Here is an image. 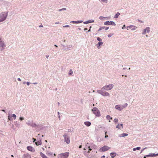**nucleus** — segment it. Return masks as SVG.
Segmentation results:
<instances>
[{
    "label": "nucleus",
    "instance_id": "obj_1",
    "mask_svg": "<svg viewBox=\"0 0 158 158\" xmlns=\"http://www.w3.org/2000/svg\"><path fill=\"white\" fill-rule=\"evenodd\" d=\"M8 15V12H4L0 14V22H2L6 19Z\"/></svg>",
    "mask_w": 158,
    "mask_h": 158
},
{
    "label": "nucleus",
    "instance_id": "obj_2",
    "mask_svg": "<svg viewBox=\"0 0 158 158\" xmlns=\"http://www.w3.org/2000/svg\"><path fill=\"white\" fill-rule=\"evenodd\" d=\"M6 43L4 41V39L2 38H0V48L2 49H5L6 48Z\"/></svg>",
    "mask_w": 158,
    "mask_h": 158
},
{
    "label": "nucleus",
    "instance_id": "obj_3",
    "mask_svg": "<svg viewBox=\"0 0 158 158\" xmlns=\"http://www.w3.org/2000/svg\"><path fill=\"white\" fill-rule=\"evenodd\" d=\"M93 113L96 116L99 117L100 116V113L98 109L96 107L93 108L92 110Z\"/></svg>",
    "mask_w": 158,
    "mask_h": 158
},
{
    "label": "nucleus",
    "instance_id": "obj_4",
    "mask_svg": "<svg viewBox=\"0 0 158 158\" xmlns=\"http://www.w3.org/2000/svg\"><path fill=\"white\" fill-rule=\"evenodd\" d=\"M69 153L67 152L58 155V158H67L69 156Z\"/></svg>",
    "mask_w": 158,
    "mask_h": 158
},
{
    "label": "nucleus",
    "instance_id": "obj_5",
    "mask_svg": "<svg viewBox=\"0 0 158 158\" xmlns=\"http://www.w3.org/2000/svg\"><path fill=\"white\" fill-rule=\"evenodd\" d=\"M150 31V28L149 27H146L143 29L142 32L143 35H144L147 33H149Z\"/></svg>",
    "mask_w": 158,
    "mask_h": 158
},
{
    "label": "nucleus",
    "instance_id": "obj_6",
    "mask_svg": "<svg viewBox=\"0 0 158 158\" xmlns=\"http://www.w3.org/2000/svg\"><path fill=\"white\" fill-rule=\"evenodd\" d=\"M113 85L112 84H110L106 85L102 87V89H104L106 90H109L111 89L113 87Z\"/></svg>",
    "mask_w": 158,
    "mask_h": 158
},
{
    "label": "nucleus",
    "instance_id": "obj_7",
    "mask_svg": "<svg viewBox=\"0 0 158 158\" xmlns=\"http://www.w3.org/2000/svg\"><path fill=\"white\" fill-rule=\"evenodd\" d=\"M98 92L99 94L104 96H107L110 95L109 93L105 91H103L102 90H99Z\"/></svg>",
    "mask_w": 158,
    "mask_h": 158
},
{
    "label": "nucleus",
    "instance_id": "obj_8",
    "mask_svg": "<svg viewBox=\"0 0 158 158\" xmlns=\"http://www.w3.org/2000/svg\"><path fill=\"white\" fill-rule=\"evenodd\" d=\"M104 25H113L115 26L116 24L115 23L112 21H107L104 23Z\"/></svg>",
    "mask_w": 158,
    "mask_h": 158
},
{
    "label": "nucleus",
    "instance_id": "obj_9",
    "mask_svg": "<svg viewBox=\"0 0 158 158\" xmlns=\"http://www.w3.org/2000/svg\"><path fill=\"white\" fill-rule=\"evenodd\" d=\"M63 136L64 137V141L65 142H66L67 143L69 144L70 143L69 138L67 136V135L64 134Z\"/></svg>",
    "mask_w": 158,
    "mask_h": 158
},
{
    "label": "nucleus",
    "instance_id": "obj_10",
    "mask_svg": "<svg viewBox=\"0 0 158 158\" xmlns=\"http://www.w3.org/2000/svg\"><path fill=\"white\" fill-rule=\"evenodd\" d=\"M137 28L135 26L133 25H130L127 27V30H128L129 29H131L132 31L135 30Z\"/></svg>",
    "mask_w": 158,
    "mask_h": 158
},
{
    "label": "nucleus",
    "instance_id": "obj_11",
    "mask_svg": "<svg viewBox=\"0 0 158 158\" xmlns=\"http://www.w3.org/2000/svg\"><path fill=\"white\" fill-rule=\"evenodd\" d=\"M110 148L107 146H105L102 147L100 149L101 152H105L108 150Z\"/></svg>",
    "mask_w": 158,
    "mask_h": 158
},
{
    "label": "nucleus",
    "instance_id": "obj_12",
    "mask_svg": "<svg viewBox=\"0 0 158 158\" xmlns=\"http://www.w3.org/2000/svg\"><path fill=\"white\" fill-rule=\"evenodd\" d=\"M115 108L119 111L123 109V106L121 107L119 105H116L115 106Z\"/></svg>",
    "mask_w": 158,
    "mask_h": 158
},
{
    "label": "nucleus",
    "instance_id": "obj_13",
    "mask_svg": "<svg viewBox=\"0 0 158 158\" xmlns=\"http://www.w3.org/2000/svg\"><path fill=\"white\" fill-rule=\"evenodd\" d=\"M27 149L31 152H34L35 150L31 146H28L27 147Z\"/></svg>",
    "mask_w": 158,
    "mask_h": 158
},
{
    "label": "nucleus",
    "instance_id": "obj_14",
    "mask_svg": "<svg viewBox=\"0 0 158 158\" xmlns=\"http://www.w3.org/2000/svg\"><path fill=\"white\" fill-rule=\"evenodd\" d=\"M94 22V21L93 19H90L88 21L83 22V23L85 24H88L89 23H92Z\"/></svg>",
    "mask_w": 158,
    "mask_h": 158
},
{
    "label": "nucleus",
    "instance_id": "obj_15",
    "mask_svg": "<svg viewBox=\"0 0 158 158\" xmlns=\"http://www.w3.org/2000/svg\"><path fill=\"white\" fill-rule=\"evenodd\" d=\"M82 22H83V21H82V20H78V21H71L70 22V23H73L78 24V23H82Z\"/></svg>",
    "mask_w": 158,
    "mask_h": 158
},
{
    "label": "nucleus",
    "instance_id": "obj_16",
    "mask_svg": "<svg viewBox=\"0 0 158 158\" xmlns=\"http://www.w3.org/2000/svg\"><path fill=\"white\" fill-rule=\"evenodd\" d=\"M23 157L24 158H31V156L28 153L25 154L23 155Z\"/></svg>",
    "mask_w": 158,
    "mask_h": 158
},
{
    "label": "nucleus",
    "instance_id": "obj_17",
    "mask_svg": "<svg viewBox=\"0 0 158 158\" xmlns=\"http://www.w3.org/2000/svg\"><path fill=\"white\" fill-rule=\"evenodd\" d=\"M46 154L49 156H52L53 155V153L52 152L49 151L46 152Z\"/></svg>",
    "mask_w": 158,
    "mask_h": 158
},
{
    "label": "nucleus",
    "instance_id": "obj_18",
    "mask_svg": "<svg viewBox=\"0 0 158 158\" xmlns=\"http://www.w3.org/2000/svg\"><path fill=\"white\" fill-rule=\"evenodd\" d=\"M146 156L147 157H153V156H158V153L157 154H151V155H146Z\"/></svg>",
    "mask_w": 158,
    "mask_h": 158
},
{
    "label": "nucleus",
    "instance_id": "obj_19",
    "mask_svg": "<svg viewBox=\"0 0 158 158\" xmlns=\"http://www.w3.org/2000/svg\"><path fill=\"white\" fill-rule=\"evenodd\" d=\"M110 155L111 158L114 157L116 155V153L115 152H112L110 153Z\"/></svg>",
    "mask_w": 158,
    "mask_h": 158
},
{
    "label": "nucleus",
    "instance_id": "obj_20",
    "mask_svg": "<svg viewBox=\"0 0 158 158\" xmlns=\"http://www.w3.org/2000/svg\"><path fill=\"white\" fill-rule=\"evenodd\" d=\"M40 156L42 158H48L47 156L42 152H40Z\"/></svg>",
    "mask_w": 158,
    "mask_h": 158
},
{
    "label": "nucleus",
    "instance_id": "obj_21",
    "mask_svg": "<svg viewBox=\"0 0 158 158\" xmlns=\"http://www.w3.org/2000/svg\"><path fill=\"white\" fill-rule=\"evenodd\" d=\"M116 127L117 128H118V129H120L121 128H123V125L122 124H118L117 126H116Z\"/></svg>",
    "mask_w": 158,
    "mask_h": 158
},
{
    "label": "nucleus",
    "instance_id": "obj_22",
    "mask_svg": "<svg viewBox=\"0 0 158 158\" xmlns=\"http://www.w3.org/2000/svg\"><path fill=\"white\" fill-rule=\"evenodd\" d=\"M108 17H104L103 16H100L99 17V19H100L101 20H105V18H107L108 19Z\"/></svg>",
    "mask_w": 158,
    "mask_h": 158
},
{
    "label": "nucleus",
    "instance_id": "obj_23",
    "mask_svg": "<svg viewBox=\"0 0 158 158\" xmlns=\"http://www.w3.org/2000/svg\"><path fill=\"white\" fill-rule=\"evenodd\" d=\"M84 124L87 126H89L91 125V123L89 122H85Z\"/></svg>",
    "mask_w": 158,
    "mask_h": 158
},
{
    "label": "nucleus",
    "instance_id": "obj_24",
    "mask_svg": "<svg viewBox=\"0 0 158 158\" xmlns=\"http://www.w3.org/2000/svg\"><path fill=\"white\" fill-rule=\"evenodd\" d=\"M35 144L37 146L41 145L42 144V142L41 141H37V142H35Z\"/></svg>",
    "mask_w": 158,
    "mask_h": 158
},
{
    "label": "nucleus",
    "instance_id": "obj_25",
    "mask_svg": "<svg viewBox=\"0 0 158 158\" xmlns=\"http://www.w3.org/2000/svg\"><path fill=\"white\" fill-rule=\"evenodd\" d=\"M120 14L119 12H117L116 14L114 16V18H118V16L120 15Z\"/></svg>",
    "mask_w": 158,
    "mask_h": 158
},
{
    "label": "nucleus",
    "instance_id": "obj_26",
    "mask_svg": "<svg viewBox=\"0 0 158 158\" xmlns=\"http://www.w3.org/2000/svg\"><path fill=\"white\" fill-rule=\"evenodd\" d=\"M128 135V134L127 133H123L121 134V137H124L125 136H127Z\"/></svg>",
    "mask_w": 158,
    "mask_h": 158
},
{
    "label": "nucleus",
    "instance_id": "obj_27",
    "mask_svg": "<svg viewBox=\"0 0 158 158\" xmlns=\"http://www.w3.org/2000/svg\"><path fill=\"white\" fill-rule=\"evenodd\" d=\"M105 28V27H100L99 28V29L98 30V31H100L102 30V29H104Z\"/></svg>",
    "mask_w": 158,
    "mask_h": 158
},
{
    "label": "nucleus",
    "instance_id": "obj_28",
    "mask_svg": "<svg viewBox=\"0 0 158 158\" xmlns=\"http://www.w3.org/2000/svg\"><path fill=\"white\" fill-rule=\"evenodd\" d=\"M106 118H107V119L108 120H110V119H112V118H111L110 117V116L109 115H107L106 117Z\"/></svg>",
    "mask_w": 158,
    "mask_h": 158
},
{
    "label": "nucleus",
    "instance_id": "obj_29",
    "mask_svg": "<svg viewBox=\"0 0 158 158\" xmlns=\"http://www.w3.org/2000/svg\"><path fill=\"white\" fill-rule=\"evenodd\" d=\"M102 2L105 3H107L108 2V0H101Z\"/></svg>",
    "mask_w": 158,
    "mask_h": 158
},
{
    "label": "nucleus",
    "instance_id": "obj_30",
    "mask_svg": "<svg viewBox=\"0 0 158 158\" xmlns=\"http://www.w3.org/2000/svg\"><path fill=\"white\" fill-rule=\"evenodd\" d=\"M66 10V9L65 8H63L59 10V11H61L62 10Z\"/></svg>",
    "mask_w": 158,
    "mask_h": 158
},
{
    "label": "nucleus",
    "instance_id": "obj_31",
    "mask_svg": "<svg viewBox=\"0 0 158 158\" xmlns=\"http://www.w3.org/2000/svg\"><path fill=\"white\" fill-rule=\"evenodd\" d=\"M73 72L71 69H70L69 72V75H71L73 74Z\"/></svg>",
    "mask_w": 158,
    "mask_h": 158
},
{
    "label": "nucleus",
    "instance_id": "obj_32",
    "mask_svg": "<svg viewBox=\"0 0 158 158\" xmlns=\"http://www.w3.org/2000/svg\"><path fill=\"white\" fill-rule=\"evenodd\" d=\"M97 40L99 41V42H101L102 41V40L99 37H97Z\"/></svg>",
    "mask_w": 158,
    "mask_h": 158
},
{
    "label": "nucleus",
    "instance_id": "obj_33",
    "mask_svg": "<svg viewBox=\"0 0 158 158\" xmlns=\"http://www.w3.org/2000/svg\"><path fill=\"white\" fill-rule=\"evenodd\" d=\"M12 117L14 118V119H15L16 117V116L15 114H13Z\"/></svg>",
    "mask_w": 158,
    "mask_h": 158
},
{
    "label": "nucleus",
    "instance_id": "obj_34",
    "mask_svg": "<svg viewBox=\"0 0 158 158\" xmlns=\"http://www.w3.org/2000/svg\"><path fill=\"white\" fill-rule=\"evenodd\" d=\"M128 105V104L127 103H125L124 105L123 106V108H125L126 107H127Z\"/></svg>",
    "mask_w": 158,
    "mask_h": 158
},
{
    "label": "nucleus",
    "instance_id": "obj_35",
    "mask_svg": "<svg viewBox=\"0 0 158 158\" xmlns=\"http://www.w3.org/2000/svg\"><path fill=\"white\" fill-rule=\"evenodd\" d=\"M113 35V34H109L108 35V36L109 37H111V36H112V35Z\"/></svg>",
    "mask_w": 158,
    "mask_h": 158
},
{
    "label": "nucleus",
    "instance_id": "obj_36",
    "mask_svg": "<svg viewBox=\"0 0 158 158\" xmlns=\"http://www.w3.org/2000/svg\"><path fill=\"white\" fill-rule=\"evenodd\" d=\"M103 43L102 42H99V43L98 44L99 45V46H100L101 45H102V44Z\"/></svg>",
    "mask_w": 158,
    "mask_h": 158
},
{
    "label": "nucleus",
    "instance_id": "obj_37",
    "mask_svg": "<svg viewBox=\"0 0 158 158\" xmlns=\"http://www.w3.org/2000/svg\"><path fill=\"white\" fill-rule=\"evenodd\" d=\"M114 122L115 123L118 122V119L117 118H115L114 119Z\"/></svg>",
    "mask_w": 158,
    "mask_h": 158
},
{
    "label": "nucleus",
    "instance_id": "obj_38",
    "mask_svg": "<svg viewBox=\"0 0 158 158\" xmlns=\"http://www.w3.org/2000/svg\"><path fill=\"white\" fill-rule=\"evenodd\" d=\"M24 119V118L23 117H20L19 118V119L20 120H23Z\"/></svg>",
    "mask_w": 158,
    "mask_h": 158
},
{
    "label": "nucleus",
    "instance_id": "obj_39",
    "mask_svg": "<svg viewBox=\"0 0 158 158\" xmlns=\"http://www.w3.org/2000/svg\"><path fill=\"white\" fill-rule=\"evenodd\" d=\"M136 148V150H139L140 149V147H137L136 148Z\"/></svg>",
    "mask_w": 158,
    "mask_h": 158
},
{
    "label": "nucleus",
    "instance_id": "obj_40",
    "mask_svg": "<svg viewBox=\"0 0 158 158\" xmlns=\"http://www.w3.org/2000/svg\"><path fill=\"white\" fill-rule=\"evenodd\" d=\"M125 28H126L125 25L124 24L123 25V27H122V29H125Z\"/></svg>",
    "mask_w": 158,
    "mask_h": 158
},
{
    "label": "nucleus",
    "instance_id": "obj_41",
    "mask_svg": "<svg viewBox=\"0 0 158 158\" xmlns=\"http://www.w3.org/2000/svg\"><path fill=\"white\" fill-rule=\"evenodd\" d=\"M69 27V26L68 25L63 26V27Z\"/></svg>",
    "mask_w": 158,
    "mask_h": 158
},
{
    "label": "nucleus",
    "instance_id": "obj_42",
    "mask_svg": "<svg viewBox=\"0 0 158 158\" xmlns=\"http://www.w3.org/2000/svg\"><path fill=\"white\" fill-rule=\"evenodd\" d=\"M39 27H40V28L43 27V26L42 24H41V25H40V26H39Z\"/></svg>",
    "mask_w": 158,
    "mask_h": 158
},
{
    "label": "nucleus",
    "instance_id": "obj_43",
    "mask_svg": "<svg viewBox=\"0 0 158 158\" xmlns=\"http://www.w3.org/2000/svg\"><path fill=\"white\" fill-rule=\"evenodd\" d=\"M105 30H107L109 29V27H105Z\"/></svg>",
    "mask_w": 158,
    "mask_h": 158
},
{
    "label": "nucleus",
    "instance_id": "obj_44",
    "mask_svg": "<svg viewBox=\"0 0 158 158\" xmlns=\"http://www.w3.org/2000/svg\"><path fill=\"white\" fill-rule=\"evenodd\" d=\"M27 85H30V83H29V82H27Z\"/></svg>",
    "mask_w": 158,
    "mask_h": 158
},
{
    "label": "nucleus",
    "instance_id": "obj_45",
    "mask_svg": "<svg viewBox=\"0 0 158 158\" xmlns=\"http://www.w3.org/2000/svg\"><path fill=\"white\" fill-rule=\"evenodd\" d=\"M59 23H59V22H56V23H55V24H59Z\"/></svg>",
    "mask_w": 158,
    "mask_h": 158
},
{
    "label": "nucleus",
    "instance_id": "obj_46",
    "mask_svg": "<svg viewBox=\"0 0 158 158\" xmlns=\"http://www.w3.org/2000/svg\"><path fill=\"white\" fill-rule=\"evenodd\" d=\"M33 139L34 140V141H33V142H35V140H36V139L35 138H33Z\"/></svg>",
    "mask_w": 158,
    "mask_h": 158
},
{
    "label": "nucleus",
    "instance_id": "obj_47",
    "mask_svg": "<svg viewBox=\"0 0 158 158\" xmlns=\"http://www.w3.org/2000/svg\"><path fill=\"white\" fill-rule=\"evenodd\" d=\"M18 80L19 81H21V80L20 79V78H18Z\"/></svg>",
    "mask_w": 158,
    "mask_h": 158
},
{
    "label": "nucleus",
    "instance_id": "obj_48",
    "mask_svg": "<svg viewBox=\"0 0 158 158\" xmlns=\"http://www.w3.org/2000/svg\"><path fill=\"white\" fill-rule=\"evenodd\" d=\"M133 150L134 151L136 150V148H133Z\"/></svg>",
    "mask_w": 158,
    "mask_h": 158
},
{
    "label": "nucleus",
    "instance_id": "obj_49",
    "mask_svg": "<svg viewBox=\"0 0 158 158\" xmlns=\"http://www.w3.org/2000/svg\"><path fill=\"white\" fill-rule=\"evenodd\" d=\"M108 137V135H105V137L106 138H107V137Z\"/></svg>",
    "mask_w": 158,
    "mask_h": 158
},
{
    "label": "nucleus",
    "instance_id": "obj_50",
    "mask_svg": "<svg viewBox=\"0 0 158 158\" xmlns=\"http://www.w3.org/2000/svg\"><path fill=\"white\" fill-rule=\"evenodd\" d=\"M8 117L9 120H10V116H8Z\"/></svg>",
    "mask_w": 158,
    "mask_h": 158
},
{
    "label": "nucleus",
    "instance_id": "obj_51",
    "mask_svg": "<svg viewBox=\"0 0 158 158\" xmlns=\"http://www.w3.org/2000/svg\"><path fill=\"white\" fill-rule=\"evenodd\" d=\"M91 150V148H89V151H88V153H89V151H90Z\"/></svg>",
    "mask_w": 158,
    "mask_h": 158
},
{
    "label": "nucleus",
    "instance_id": "obj_52",
    "mask_svg": "<svg viewBox=\"0 0 158 158\" xmlns=\"http://www.w3.org/2000/svg\"><path fill=\"white\" fill-rule=\"evenodd\" d=\"M81 147H82L81 145H80L79 147V148H81Z\"/></svg>",
    "mask_w": 158,
    "mask_h": 158
},
{
    "label": "nucleus",
    "instance_id": "obj_53",
    "mask_svg": "<svg viewBox=\"0 0 158 158\" xmlns=\"http://www.w3.org/2000/svg\"><path fill=\"white\" fill-rule=\"evenodd\" d=\"M87 30V28H85L84 29V30L85 31H86V30Z\"/></svg>",
    "mask_w": 158,
    "mask_h": 158
},
{
    "label": "nucleus",
    "instance_id": "obj_54",
    "mask_svg": "<svg viewBox=\"0 0 158 158\" xmlns=\"http://www.w3.org/2000/svg\"><path fill=\"white\" fill-rule=\"evenodd\" d=\"M145 36H146V37H148V35H145Z\"/></svg>",
    "mask_w": 158,
    "mask_h": 158
},
{
    "label": "nucleus",
    "instance_id": "obj_55",
    "mask_svg": "<svg viewBox=\"0 0 158 158\" xmlns=\"http://www.w3.org/2000/svg\"><path fill=\"white\" fill-rule=\"evenodd\" d=\"M106 133H107V132H105V135H106Z\"/></svg>",
    "mask_w": 158,
    "mask_h": 158
},
{
    "label": "nucleus",
    "instance_id": "obj_56",
    "mask_svg": "<svg viewBox=\"0 0 158 158\" xmlns=\"http://www.w3.org/2000/svg\"><path fill=\"white\" fill-rule=\"evenodd\" d=\"M90 29H89L87 32H89V31H90Z\"/></svg>",
    "mask_w": 158,
    "mask_h": 158
},
{
    "label": "nucleus",
    "instance_id": "obj_57",
    "mask_svg": "<svg viewBox=\"0 0 158 158\" xmlns=\"http://www.w3.org/2000/svg\"><path fill=\"white\" fill-rule=\"evenodd\" d=\"M48 56H46V57L47 58H48Z\"/></svg>",
    "mask_w": 158,
    "mask_h": 158
},
{
    "label": "nucleus",
    "instance_id": "obj_58",
    "mask_svg": "<svg viewBox=\"0 0 158 158\" xmlns=\"http://www.w3.org/2000/svg\"><path fill=\"white\" fill-rule=\"evenodd\" d=\"M53 155L55 156H56V154L55 153Z\"/></svg>",
    "mask_w": 158,
    "mask_h": 158
},
{
    "label": "nucleus",
    "instance_id": "obj_59",
    "mask_svg": "<svg viewBox=\"0 0 158 158\" xmlns=\"http://www.w3.org/2000/svg\"><path fill=\"white\" fill-rule=\"evenodd\" d=\"M2 111L5 112V110H2Z\"/></svg>",
    "mask_w": 158,
    "mask_h": 158
},
{
    "label": "nucleus",
    "instance_id": "obj_60",
    "mask_svg": "<svg viewBox=\"0 0 158 158\" xmlns=\"http://www.w3.org/2000/svg\"><path fill=\"white\" fill-rule=\"evenodd\" d=\"M139 22H141V23H143V22H142V21H140V20H139Z\"/></svg>",
    "mask_w": 158,
    "mask_h": 158
},
{
    "label": "nucleus",
    "instance_id": "obj_61",
    "mask_svg": "<svg viewBox=\"0 0 158 158\" xmlns=\"http://www.w3.org/2000/svg\"><path fill=\"white\" fill-rule=\"evenodd\" d=\"M143 158H146V156H144L143 157Z\"/></svg>",
    "mask_w": 158,
    "mask_h": 158
},
{
    "label": "nucleus",
    "instance_id": "obj_62",
    "mask_svg": "<svg viewBox=\"0 0 158 158\" xmlns=\"http://www.w3.org/2000/svg\"><path fill=\"white\" fill-rule=\"evenodd\" d=\"M58 105H59L60 104V103L59 102H58Z\"/></svg>",
    "mask_w": 158,
    "mask_h": 158
},
{
    "label": "nucleus",
    "instance_id": "obj_63",
    "mask_svg": "<svg viewBox=\"0 0 158 158\" xmlns=\"http://www.w3.org/2000/svg\"><path fill=\"white\" fill-rule=\"evenodd\" d=\"M102 157H105V156H102Z\"/></svg>",
    "mask_w": 158,
    "mask_h": 158
},
{
    "label": "nucleus",
    "instance_id": "obj_64",
    "mask_svg": "<svg viewBox=\"0 0 158 158\" xmlns=\"http://www.w3.org/2000/svg\"><path fill=\"white\" fill-rule=\"evenodd\" d=\"M54 46H56V47H57V46L56 45H54Z\"/></svg>",
    "mask_w": 158,
    "mask_h": 158
}]
</instances>
